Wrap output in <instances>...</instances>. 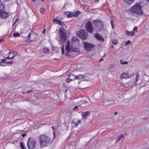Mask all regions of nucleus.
I'll return each mask as SVG.
<instances>
[{
	"mask_svg": "<svg viewBox=\"0 0 149 149\" xmlns=\"http://www.w3.org/2000/svg\"><path fill=\"white\" fill-rule=\"evenodd\" d=\"M42 1H44V0H42Z\"/></svg>",
	"mask_w": 149,
	"mask_h": 149,
	"instance_id": "nucleus-63",
	"label": "nucleus"
},
{
	"mask_svg": "<svg viewBox=\"0 0 149 149\" xmlns=\"http://www.w3.org/2000/svg\"><path fill=\"white\" fill-rule=\"evenodd\" d=\"M90 114V112L89 111H87L81 113V116L84 119H86L88 116H89Z\"/></svg>",
	"mask_w": 149,
	"mask_h": 149,
	"instance_id": "nucleus-12",
	"label": "nucleus"
},
{
	"mask_svg": "<svg viewBox=\"0 0 149 149\" xmlns=\"http://www.w3.org/2000/svg\"><path fill=\"white\" fill-rule=\"evenodd\" d=\"M58 33L60 36V44L61 45V44H62L65 41L67 35L65 30L62 27H60L59 29Z\"/></svg>",
	"mask_w": 149,
	"mask_h": 149,
	"instance_id": "nucleus-3",
	"label": "nucleus"
},
{
	"mask_svg": "<svg viewBox=\"0 0 149 149\" xmlns=\"http://www.w3.org/2000/svg\"><path fill=\"white\" fill-rule=\"evenodd\" d=\"M106 56V54H104V56H103V57H105Z\"/></svg>",
	"mask_w": 149,
	"mask_h": 149,
	"instance_id": "nucleus-55",
	"label": "nucleus"
},
{
	"mask_svg": "<svg viewBox=\"0 0 149 149\" xmlns=\"http://www.w3.org/2000/svg\"><path fill=\"white\" fill-rule=\"evenodd\" d=\"M77 35L83 40H86L88 36L87 33L84 30H81L77 33Z\"/></svg>",
	"mask_w": 149,
	"mask_h": 149,
	"instance_id": "nucleus-5",
	"label": "nucleus"
},
{
	"mask_svg": "<svg viewBox=\"0 0 149 149\" xmlns=\"http://www.w3.org/2000/svg\"><path fill=\"white\" fill-rule=\"evenodd\" d=\"M135 77L134 79V85H136L137 84V82L139 79V76L138 72H137L135 74Z\"/></svg>",
	"mask_w": 149,
	"mask_h": 149,
	"instance_id": "nucleus-16",
	"label": "nucleus"
},
{
	"mask_svg": "<svg viewBox=\"0 0 149 149\" xmlns=\"http://www.w3.org/2000/svg\"><path fill=\"white\" fill-rule=\"evenodd\" d=\"M72 16V14H68L67 15V17H71Z\"/></svg>",
	"mask_w": 149,
	"mask_h": 149,
	"instance_id": "nucleus-41",
	"label": "nucleus"
},
{
	"mask_svg": "<svg viewBox=\"0 0 149 149\" xmlns=\"http://www.w3.org/2000/svg\"><path fill=\"white\" fill-rule=\"evenodd\" d=\"M131 35L132 36H133L135 33V32H134L133 31H131Z\"/></svg>",
	"mask_w": 149,
	"mask_h": 149,
	"instance_id": "nucleus-37",
	"label": "nucleus"
},
{
	"mask_svg": "<svg viewBox=\"0 0 149 149\" xmlns=\"http://www.w3.org/2000/svg\"><path fill=\"white\" fill-rule=\"evenodd\" d=\"M107 101L109 102V103L110 104H112L114 102L112 100V99H109V100H107Z\"/></svg>",
	"mask_w": 149,
	"mask_h": 149,
	"instance_id": "nucleus-28",
	"label": "nucleus"
},
{
	"mask_svg": "<svg viewBox=\"0 0 149 149\" xmlns=\"http://www.w3.org/2000/svg\"><path fill=\"white\" fill-rule=\"evenodd\" d=\"M103 60H104L103 58H101L100 60H99V62H100V61H103Z\"/></svg>",
	"mask_w": 149,
	"mask_h": 149,
	"instance_id": "nucleus-48",
	"label": "nucleus"
},
{
	"mask_svg": "<svg viewBox=\"0 0 149 149\" xmlns=\"http://www.w3.org/2000/svg\"><path fill=\"white\" fill-rule=\"evenodd\" d=\"M54 21L56 22L57 24H59L61 26H63L64 25L63 22L58 19L56 18L54 19Z\"/></svg>",
	"mask_w": 149,
	"mask_h": 149,
	"instance_id": "nucleus-14",
	"label": "nucleus"
},
{
	"mask_svg": "<svg viewBox=\"0 0 149 149\" xmlns=\"http://www.w3.org/2000/svg\"><path fill=\"white\" fill-rule=\"evenodd\" d=\"M129 10L130 12L139 15H142L143 14L139 3H136L130 8Z\"/></svg>",
	"mask_w": 149,
	"mask_h": 149,
	"instance_id": "nucleus-2",
	"label": "nucleus"
},
{
	"mask_svg": "<svg viewBox=\"0 0 149 149\" xmlns=\"http://www.w3.org/2000/svg\"><path fill=\"white\" fill-rule=\"evenodd\" d=\"M118 41L116 39L113 40H112V43L113 45H116L118 43Z\"/></svg>",
	"mask_w": 149,
	"mask_h": 149,
	"instance_id": "nucleus-27",
	"label": "nucleus"
},
{
	"mask_svg": "<svg viewBox=\"0 0 149 149\" xmlns=\"http://www.w3.org/2000/svg\"><path fill=\"white\" fill-rule=\"evenodd\" d=\"M76 120V119H74L73 121H72L71 123V125L73 127H74L75 126H76V124H75V120Z\"/></svg>",
	"mask_w": 149,
	"mask_h": 149,
	"instance_id": "nucleus-23",
	"label": "nucleus"
},
{
	"mask_svg": "<svg viewBox=\"0 0 149 149\" xmlns=\"http://www.w3.org/2000/svg\"><path fill=\"white\" fill-rule=\"evenodd\" d=\"M64 47V45H63L61 48V52H62V54H64V52H65Z\"/></svg>",
	"mask_w": 149,
	"mask_h": 149,
	"instance_id": "nucleus-32",
	"label": "nucleus"
},
{
	"mask_svg": "<svg viewBox=\"0 0 149 149\" xmlns=\"http://www.w3.org/2000/svg\"><path fill=\"white\" fill-rule=\"evenodd\" d=\"M75 124H76V126L78 125L80 123V121L79 120H77L76 119V120H75Z\"/></svg>",
	"mask_w": 149,
	"mask_h": 149,
	"instance_id": "nucleus-31",
	"label": "nucleus"
},
{
	"mask_svg": "<svg viewBox=\"0 0 149 149\" xmlns=\"http://www.w3.org/2000/svg\"><path fill=\"white\" fill-rule=\"evenodd\" d=\"M95 37L98 40L103 41L104 39L102 36L100 35L98 33H96L95 35Z\"/></svg>",
	"mask_w": 149,
	"mask_h": 149,
	"instance_id": "nucleus-13",
	"label": "nucleus"
},
{
	"mask_svg": "<svg viewBox=\"0 0 149 149\" xmlns=\"http://www.w3.org/2000/svg\"><path fill=\"white\" fill-rule=\"evenodd\" d=\"M76 76L72 74H70L67 78L66 81L68 83H69L71 81L74 80L76 79Z\"/></svg>",
	"mask_w": 149,
	"mask_h": 149,
	"instance_id": "nucleus-9",
	"label": "nucleus"
},
{
	"mask_svg": "<svg viewBox=\"0 0 149 149\" xmlns=\"http://www.w3.org/2000/svg\"><path fill=\"white\" fill-rule=\"evenodd\" d=\"M111 24L112 29H113V25H114V22L112 20L111 22Z\"/></svg>",
	"mask_w": 149,
	"mask_h": 149,
	"instance_id": "nucleus-35",
	"label": "nucleus"
},
{
	"mask_svg": "<svg viewBox=\"0 0 149 149\" xmlns=\"http://www.w3.org/2000/svg\"><path fill=\"white\" fill-rule=\"evenodd\" d=\"M80 13L79 12L77 11V13H75V16H77L79 14V13Z\"/></svg>",
	"mask_w": 149,
	"mask_h": 149,
	"instance_id": "nucleus-40",
	"label": "nucleus"
},
{
	"mask_svg": "<svg viewBox=\"0 0 149 149\" xmlns=\"http://www.w3.org/2000/svg\"><path fill=\"white\" fill-rule=\"evenodd\" d=\"M11 53V52H8V54H10Z\"/></svg>",
	"mask_w": 149,
	"mask_h": 149,
	"instance_id": "nucleus-58",
	"label": "nucleus"
},
{
	"mask_svg": "<svg viewBox=\"0 0 149 149\" xmlns=\"http://www.w3.org/2000/svg\"><path fill=\"white\" fill-rule=\"evenodd\" d=\"M20 146L22 149H26V148L24 143L22 142L20 143Z\"/></svg>",
	"mask_w": 149,
	"mask_h": 149,
	"instance_id": "nucleus-24",
	"label": "nucleus"
},
{
	"mask_svg": "<svg viewBox=\"0 0 149 149\" xmlns=\"http://www.w3.org/2000/svg\"><path fill=\"white\" fill-rule=\"evenodd\" d=\"M40 11L41 13L44 14V8H41L40 9Z\"/></svg>",
	"mask_w": 149,
	"mask_h": 149,
	"instance_id": "nucleus-29",
	"label": "nucleus"
},
{
	"mask_svg": "<svg viewBox=\"0 0 149 149\" xmlns=\"http://www.w3.org/2000/svg\"><path fill=\"white\" fill-rule=\"evenodd\" d=\"M99 0H96V1H99Z\"/></svg>",
	"mask_w": 149,
	"mask_h": 149,
	"instance_id": "nucleus-64",
	"label": "nucleus"
},
{
	"mask_svg": "<svg viewBox=\"0 0 149 149\" xmlns=\"http://www.w3.org/2000/svg\"><path fill=\"white\" fill-rule=\"evenodd\" d=\"M126 3L130 4L133 2V0H123Z\"/></svg>",
	"mask_w": 149,
	"mask_h": 149,
	"instance_id": "nucleus-22",
	"label": "nucleus"
},
{
	"mask_svg": "<svg viewBox=\"0 0 149 149\" xmlns=\"http://www.w3.org/2000/svg\"><path fill=\"white\" fill-rule=\"evenodd\" d=\"M131 42L130 40H128L127 41H126V42H125V45L127 46L128 45H129L131 43Z\"/></svg>",
	"mask_w": 149,
	"mask_h": 149,
	"instance_id": "nucleus-30",
	"label": "nucleus"
},
{
	"mask_svg": "<svg viewBox=\"0 0 149 149\" xmlns=\"http://www.w3.org/2000/svg\"><path fill=\"white\" fill-rule=\"evenodd\" d=\"M68 52H66L65 53V55L66 56H69V53H68Z\"/></svg>",
	"mask_w": 149,
	"mask_h": 149,
	"instance_id": "nucleus-45",
	"label": "nucleus"
},
{
	"mask_svg": "<svg viewBox=\"0 0 149 149\" xmlns=\"http://www.w3.org/2000/svg\"><path fill=\"white\" fill-rule=\"evenodd\" d=\"M16 22H14V24H15V23H16Z\"/></svg>",
	"mask_w": 149,
	"mask_h": 149,
	"instance_id": "nucleus-61",
	"label": "nucleus"
},
{
	"mask_svg": "<svg viewBox=\"0 0 149 149\" xmlns=\"http://www.w3.org/2000/svg\"><path fill=\"white\" fill-rule=\"evenodd\" d=\"M32 1L34 2H36L37 0H32Z\"/></svg>",
	"mask_w": 149,
	"mask_h": 149,
	"instance_id": "nucleus-57",
	"label": "nucleus"
},
{
	"mask_svg": "<svg viewBox=\"0 0 149 149\" xmlns=\"http://www.w3.org/2000/svg\"><path fill=\"white\" fill-rule=\"evenodd\" d=\"M13 55H14L15 54V53L14 52L13 53Z\"/></svg>",
	"mask_w": 149,
	"mask_h": 149,
	"instance_id": "nucleus-60",
	"label": "nucleus"
},
{
	"mask_svg": "<svg viewBox=\"0 0 149 149\" xmlns=\"http://www.w3.org/2000/svg\"><path fill=\"white\" fill-rule=\"evenodd\" d=\"M137 31V27H135L133 30V31L134 32Z\"/></svg>",
	"mask_w": 149,
	"mask_h": 149,
	"instance_id": "nucleus-36",
	"label": "nucleus"
},
{
	"mask_svg": "<svg viewBox=\"0 0 149 149\" xmlns=\"http://www.w3.org/2000/svg\"><path fill=\"white\" fill-rule=\"evenodd\" d=\"M45 29H44L43 30L42 32L43 33H45Z\"/></svg>",
	"mask_w": 149,
	"mask_h": 149,
	"instance_id": "nucleus-49",
	"label": "nucleus"
},
{
	"mask_svg": "<svg viewBox=\"0 0 149 149\" xmlns=\"http://www.w3.org/2000/svg\"><path fill=\"white\" fill-rule=\"evenodd\" d=\"M14 56H13L11 57H9V56H8L7 57H6V58H7V59H8V58H13V57H14Z\"/></svg>",
	"mask_w": 149,
	"mask_h": 149,
	"instance_id": "nucleus-42",
	"label": "nucleus"
},
{
	"mask_svg": "<svg viewBox=\"0 0 149 149\" xmlns=\"http://www.w3.org/2000/svg\"><path fill=\"white\" fill-rule=\"evenodd\" d=\"M118 114V112H114V114L115 115H117Z\"/></svg>",
	"mask_w": 149,
	"mask_h": 149,
	"instance_id": "nucleus-50",
	"label": "nucleus"
},
{
	"mask_svg": "<svg viewBox=\"0 0 149 149\" xmlns=\"http://www.w3.org/2000/svg\"><path fill=\"white\" fill-rule=\"evenodd\" d=\"M126 34L128 35H130V32L127 31H126Z\"/></svg>",
	"mask_w": 149,
	"mask_h": 149,
	"instance_id": "nucleus-39",
	"label": "nucleus"
},
{
	"mask_svg": "<svg viewBox=\"0 0 149 149\" xmlns=\"http://www.w3.org/2000/svg\"><path fill=\"white\" fill-rule=\"evenodd\" d=\"M66 51L68 52H70L71 49L70 47L69 41H68L67 43L66 46L65 48Z\"/></svg>",
	"mask_w": 149,
	"mask_h": 149,
	"instance_id": "nucleus-15",
	"label": "nucleus"
},
{
	"mask_svg": "<svg viewBox=\"0 0 149 149\" xmlns=\"http://www.w3.org/2000/svg\"><path fill=\"white\" fill-rule=\"evenodd\" d=\"M43 52L45 54H48L49 52V50L47 47H45L43 48Z\"/></svg>",
	"mask_w": 149,
	"mask_h": 149,
	"instance_id": "nucleus-20",
	"label": "nucleus"
},
{
	"mask_svg": "<svg viewBox=\"0 0 149 149\" xmlns=\"http://www.w3.org/2000/svg\"><path fill=\"white\" fill-rule=\"evenodd\" d=\"M120 63L122 65H124L125 64L127 65L128 63L127 62L125 61H123L122 60H120Z\"/></svg>",
	"mask_w": 149,
	"mask_h": 149,
	"instance_id": "nucleus-25",
	"label": "nucleus"
},
{
	"mask_svg": "<svg viewBox=\"0 0 149 149\" xmlns=\"http://www.w3.org/2000/svg\"><path fill=\"white\" fill-rule=\"evenodd\" d=\"M110 47L111 48H113V45H111V46H110Z\"/></svg>",
	"mask_w": 149,
	"mask_h": 149,
	"instance_id": "nucleus-53",
	"label": "nucleus"
},
{
	"mask_svg": "<svg viewBox=\"0 0 149 149\" xmlns=\"http://www.w3.org/2000/svg\"><path fill=\"white\" fill-rule=\"evenodd\" d=\"M36 143L35 139L33 138H30L29 139L27 145L28 147L30 149H33L36 146Z\"/></svg>",
	"mask_w": 149,
	"mask_h": 149,
	"instance_id": "nucleus-6",
	"label": "nucleus"
},
{
	"mask_svg": "<svg viewBox=\"0 0 149 149\" xmlns=\"http://www.w3.org/2000/svg\"><path fill=\"white\" fill-rule=\"evenodd\" d=\"M22 92V93L23 94H24V93H24V92Z\"/></svg>",
	"mask_w": 149,
	"mask_h": 149,
	"instance_id": "nucleus-62",
	"label": "nucleus"
},
{
	"mask_svg": "<svg viewBox=\"0 0 149 149\" xmlns=\"http://www.w3.org/2000/svg\"><path fill=\"white\" fill-rule=\"evenodd\" d=\"M93 45L87 42L84 43V47L85 50L87 52L90 51L93 47Z\"/></svg>",
	"mask_w": 149,
	"mask_h": 149,
	"instance_id": "nucleus-7",
	"label": "nucleus"
},
{
	"mask_svg": "<svg viewBox=\"0 0 149 149\" xmlns=\"http://www.w3.org/2000/svg\"><path fill=\"white\" fill-rule=\"evenodd\" d=\"M26 135V134L25 133H24L22 134V136L23 137H24Z\"/></svg>",
	"mask_w": 149,
	"mask_h": 149,
	"instance_id": "nucleus-44",
	"label": "nucleus"
},
{
	"mask_svg": "<svg viewBox=\"0 0 149 149\" xmlns=\"http://www.w3.org/2000/svg\"><path fill=\"white\" fill-rule=\"evenodd\" d=\"M8 15V13L6 12L0 10V17L3 18H6Z\"/></svg>",
	"mask_w": 149,
	"mask_h": 149,
	"instance_id": "nucleus-11",
	"label": "nucleus"
},
{
	"mask_svg": "<svg viewBox=\"0 0 149 149\" xmlns=\"http://www.w3.org/2000/svg\"><path fill=\"white\" fill-rule=\"evenodd\" d=\"M131 76L128 73H123L121 76V78L122 79H128L130 78Z\"/></svg>",
	"mask_w": 149,
	"mask_h": 149,
	"instance_id": "nucleus-10",
	"label": "nucleus"
},
{
	"mask_svg": "<svg viewBox=\"0 0 149 149\" xmlns=\"http://www.w3.org/2000/svg\"><path fill=\"white\" fill-rule=\"evenodd\" d=\"M31 33H30L28 35L27 37V38H28V39L27 40H28V39H29V42H30L31 41H33L34 40H35V38H33V39H32L31 38Z\"/></svg>",
	"mask_w": 149,
	"mask_h": 149,
	"instance_id": "nucleus-21",
	"label": "nucleus"
},
{
	"mask_svg": "<svg viewBox=\"0 0 149 149\" xmlns=\"http://www.w3.org/2000/svg\"><path fill=\"white\" fill-rule=\"evenodd\" d=\"M13 36L15 37H16L20 36L19 34L18 33H15L13 34Z\"/></svg>",
	"mask_w": 149,
	"mask_h": 149,
	"instance_id": "nucleus-26",
	"label": "nucleus"
},
{
	"mask_svg": "<svg viewBox=\"0 0 149 149\" xmlns=\"http://www.w3.org/2000/svg\"><path fill=\"white\" fill-rule=\"evenodd\" d=\"M72 40L73 41H76L78 40V39L77 37H74L72 38Z\"/></svg>",
	"mask_w": 149,
	"mask_h": 149,
	"instance_id": "nucleus-33",
	"label": "nucleus"
},
{
	"mask_svg": "<svg viewBox=\"0 0 149 149\" xmlns=\"http://www.w3.org/2000/svg\"><path fill=\"white\" fill-rule=\"evenodd\" d=\"M39 141L41 147H44L48 145L51 142V140L48 136L41 135L39 136Z\"/></svg>",
	"mask_w": 149,
	"mask_h": 149,
	"instance_id": "nucleus-1",
	"label": "nucleus"
},
{
	"mask_svg": "<svg viewBox=\"0 0 149 149\" xmlns=\"http://www.w3.org/2000/svg\"><path fill=\"white\" fill-rule=\"evenodd\" d=\"M26 101L30 102V100L29 99H26Z\"/></svg>",
	"mask_w": 149,
	"mask_h": 149,
	"instance_id": "nucleus-52",
	"label": "nucleus"
},
{
	"mask_svg": "<svg viewBox=\"0 0 149 149\" xmlns=\"http://www.w3.org/2000/svg\"><path fill=\"white\" fill-rule=\"evenodd\" d=\"M114 67V65L113 64H111L109 66V68H113Z\"/></svg>",
	"mask_w": 149,
	"mask_h": 149,
	"instance_id": "nucleus-43",
	"label": "nucleus"
},
{
	"mask_svg": "<svg viewBox=\"0 0 149 149\" xmlns=\"http://www.w3.org/2000/svg\"><path fill=\"white\" fill-rule=\"evenodd\" d=\"M86 77L84 75L79 74L76 76V79H81L85 78Z\"/></svg>",
	"mask_w": 149,
	"mask_h": 149,
	"instance_id": "nucleus-19",
	"label": "nucleus"
},
{
	"mask_svg": "<svg viewBox=\"0 0 149 149\" xmlns=\"http://www.w3.org/2000/svg\"><path fill=\"white\" fill-rule=\"evenodd\" d=\"M144 77H147V80H148L149 79V77L148 76L146 75H145L144 76Z\"/></svg>",
	"mask_w": 149,
	"mask_h": 149,
	"instance_id": "nucleus-47",
	"label": "nucleus"
},
{
	"mask_svg": "<svg viewBox=\"0 0 149 149\" xmlns=\"http://www.w3.org/2000/svg\"><path fill=\"white\" fill-rule=\"evenodd\" d=\"M35 96L36 98H39L40 97L41 95L40 94H36Z\"/></svg>",
	"mask_w": 149,
	"mask_h": 149,
	"instance_id": "nucleus-34",
	"label": "nucleus"
},
{
	"mask_svg": "<svg viewBox=\"0 0 149 149\" xmlns=\"http://www.w3.org/2000/svg\"><path fill=\"white\" fill-rule=\"evenodd\" d=\"M3 41V40L2 39L0 40V42H2Z\"/></svg>",
	"mask_w": 149,
	"mask_h": 149,
	"instance_id": "nucleus-54",
	"label": "nucleus"
},
{
	"mask_svg": "<svg viewBox=\"0 0 149 149\" xmlns=\"http://www.w3.org/2000/svg\"><path fill=\"white\" fill-rule=\"evenodd\" d=\"M13 63V62H12V61H10V62H8V63Z\"/></svg>",
	"mask_w": 149,
	"mask_h": 149,
	"instance_id": "nucleus-56",
	"label": "nucleus"
},
{
	"mask_svg": "<svg viewBox=\"0 0 149 149\" xmlns=\"http://www.w3.org/2000/svg\"><path fill=\"white\" fill-rule=\"evenodd\" d=\"M78 108V107L77 106H76L74 108L72 109V110H75L77 109Z\"/></svg>",
	"mask_w": 149,
	"mask_h": 149,
	"instance_id": "nucleus-38",
	"label": "nucleus"
},
{
	"mask_svg": "<svg viewBox=\"0 0 149 149\" xmlns=\"http://www.w3.org/2000/svg\"><path fill=\"white\" fill-rule=\"evenodd\" d=\"M22 101L23 100H25V101H26V100L25 99H23V100H22Z\"/></svg>",
	"mask_w": 149,
	"mask_h": 149,
	"instance_id": "nucleus-59",
	"label": "nucleus"
},
{
	"mask_svg": "<svg viewBox=\"0 0 149 149\" xmlns=\"http://www.w3.org/2000/svg\"><path fill=\"white\" fill-rule=\"evenodd\" d=\"M95 29L98 31L102 30L104 28L103 22L100 20H95L93 22Z\"/></svg>",
	"mask_w": 149,
	"mask_h": 149,
	"instance_id": "nucleus-4",
	"label": "nucleus"
},
{
	"mask_svg": "<svg viewBox=\"0 0 149 149\" xmlns=\"http://www.w3.org/2000/svg\"><path fill=\"white\" fill-rule=\"evenodd\" d=\"M124 135L123 134H121L119 135L117 138L116 140V143L120 141L121 140H123L124 138Z\"/></svg>",
	"mask_w": 149,
	"mask_h": 149,
	"instance_id": "nucleus-17",
	"label": "nucleus"
},
{
	"mask_svg": "<svg viewBox=\"0 0 149 149\" xmlns=\"http://www.w3.org/2000/svg\"><path fill=\"white\" fill-rule=\"evenodd\" d=\"M86 29L87 31L89 33H92L93 30L91 22V21L88 22L86 25Z\"/></svg>",
	"mask_w": 149,
	"mask_h": 149,
	"instance_id": "nucleus-8",
	"label": "nucleus"
},
{
	"mask_svg": "<svg viewBox=\"0 0 149 149\" xmlns=\"http://www.w3.org/2000/svg\"><path fill=\"white\" fill-rule=\"evenodd\" d=\"M84 103H87V101H84Z\"/></svg>",
	"mask_w": 149,
	"mask_h": 149,
	"instance_id": "nucleus-51",
	"label": "nucleus"
},
{
	"mask_svg": "<svg viewBox=\"0 0 149 149\" xmlns=\"http://www.w3.org/2000/svg\"><path fill=\"white\" fill-rule=\"evenodd\" d=\"M32 90H30L28 91V92L27 93V94H29V93L32 92Z\"/></svg>",
	"mask_w": 149,
	"mask_h": 149,
	"instance_id": "nucleus-46",
	"label": "nucleus"
},
{
	"mask_svg": "<svg viewBox=\"0 0 149 149\" xmlns=\"http://www.w3.org/2000/svg\"><path fill=\"white\" fill-rule=\"evenodd\" d=\"M71 50L73 52H75L76 53H78L79 52V49L77 48H74L73 47H71Z\"/></svg>",
	"mask_w": 149,
	"mask_h": 149,
	"instance_id": "nucleus-18",
	"label": "nucleus"
}]
</instances>
